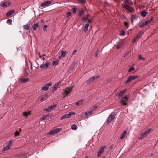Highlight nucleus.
I'll use <instances>...</instances> for the list:
<instances>
[{
    "label": "nucleus",
    "instance_id": "obj_19",
    "mask_svg": "<svg viewBox=\"0 0 158 158\" xmlns=\"http://www.w3.org/2000/svg\"><path fill=\"white\" fill-rule=\"evenodd\" d=\"M140 15L143 17H145L146 14L148 13V12L146 11L145 10H143L140 12Z\"/></svg>",
    "mask_w": 158,
    "mask_h": 158
},
{
    "label": "nucleus",
    "instance_id": "obj_57",
    "mask_svg": "<svg viewBox=\"0 0 158 158\" xmlns=\"http://www.w3.org/2000/svg\"><path fill=\"white\" fill-rule=\"evenodd\" d=\"M123 98H125V99H126V100H127L128 98V97L127 96H125L123 97Z\"/></svg>",
    "mask_w": 158,
    "mask_h": 158
},
{
    "label": "nucleus",
    "instance_id": "obj_24",
    "mask_svg": "<svg viewBox=\"0 0 158 158\" xmlns=\"http://www.w3.org/2000/svg\"><path fill=\"white\" fill-rule=\"evenodd\" d=\"M89 26V24L88 23H87L85 24V27L84 29V31L85 32H86L88 30V27Z\"/></svg>",
    "mask_w": 158,
    "mask_h": 158
},
{
    "label": "nucleus",
    "instance_id": "obj_11",
    "mask_svg": "<svg viewBox=\"0 0 158 158\" xmlns=\"http://www.w3.org/2000/svg\"><path fill=\"white\" fill-rule=\"evenodd\" d=\"M50 64V63L49 62H47L45 64L41 65L40 66V68L42 69H47L48 66Z\"/></svg>",
    "mask_w": 158,
    "mask_h": 158
},
{
    "label": "nucleus",
    "instance_id": "obj_17",
    "mask_svg": "<svg viewBox=\"0 0 158 158\" xmlns=\"http://www.w3.org/2000/svg\"><path fill=\"white\" fill-rule=\"evenodd\" d=\"M20 81L22 82L23 83H25L28 82L29 81L28 78H21L20 79Z\"/></svg>",
    "mask_w": 158,
    "mask_h": 158
},
{
    "label": "nucleus",
    "instance_id": "obj_8",
    "mask_svg": "<svg viewBox=\"0 0 158 158\" xmlns=\"http://www.w3.org/2000/svg\"><path fill=\"white\" fill-rule=\"evenodd\" d=\"M99 77V76H93L90 78L86 82L87 83H89L90 82L93 81L95 80L98 79Z\"/></svg>",
    "mask_w": 158,
    "mask_h": 158
},
{
    "label": "nucleus",
    "instance_id": "obj_62",
    "mask_svg": "<svg viewBox=\"0 0 158 158\" xmlns=\"http://www.w3.org/2000/svg\"><path fill=\"white\" fill-rule=\"evenodd\" d=\"M21 131H22V129L21 128H20L19 129V132H20Z\"/></svg>",
    "mask_w": 158,
    "mask_h": 158
},
{
    "label": "nucleus",
    "instance_id": "obj_59",
    "mask_svg": "<svg viewBox=\"0 0 158 158\" xmlns=\"http://www.w3.org/2000/svg\"><path fill=\"white\" fill-rule=\"evenodd\" d=\"M87 22L88 23H91V21L89 19L88 20V21H87Z\"/></svg>",
    "mask_w": 158,
    "mask_h": 158
},
{
    "label": "nucleus",
    "instance_id": "obj_28",
    "mask_svg": "<svg viewBox=\"0 0 158 158\" xmlns=\"http://www.w3.org/2000/svg\"><path fill=\"white\" fill-rule=\"evenodd\" d=\"M84 12H85V10H84L82 9V10H80L79 11V13L78 15V16H81L82 15H83Z\"/></svg>",
    "mask_w": 158,
    "mask_h": 158
},
{
    "label": "nucleus",
    "instance_id": "obj_56",
    "mask_svg": "<svg viewBox=\"0 0 158 158\" xmlns=\"http://www.w3.org/2000/svg\"><path fill=\"white\" fill-rule=\"evenodd\" d=\"M62 57H63L61 55L60 56H59V58L60 59H61L62 58Z\"/></svg>",
    "mask_w": 158,
    "mask_h": 158
},
{
    "label": "nucleus",
    "instance_id": "obj_46",
    "mask_svg": "<svg viewBox=\"0 0 158 158\" xmlns=\"http://www.w3.org/2000/svg\"><path fill=\"white\" fill-rule=\"evenodd\" d=\"M71 13L70 12H68V13H67V14H66V17H68L69 16H71Z\"/></svg>",
    "mask_w": 158,
    "mask_h": 158
},
{
    "label": "nucleus",
    "instance_id": "obj_29",
    "mask_svg": "<svg viewBox=\"0 0 158 158\" xmlns=\"http://www.w3.org/2000/svg\"><path fill=\"white\" fill-rule=\"evenodd\" d=\"M49 116V115L48 114L47 115H44L41 118H40V119H42V120H44L46 119Z\"/></svg>",
    "mask_w": 158,
    "mask_h": 158
},
{
    "label": "nucleus",
    "instance_id": "obj_15",
    "mask_svg": "<svg viewBox=\"0 0 158 158\" xmlns=\"http://www.w3.org/2000/svg\"><path fill=\"white\" fill-rule=\"evenodd\" d=\"M15 12L14 10H11L8 11L6 14L7 16H10L12 15Z\"/></svg>",
    "mask_w": 158,
    "mask_h": 158
},
{
    "label": "nucleus",
    "instance_id": "obj_41",
    "mask_svg": "<svg viewBox=\"0 0 158 158\" xmlns=\"http://www.w3.org/2000/svg\"><path fill=\"white\" fill-rule=\"evenodd\" d=\"M77 2L79 3H84L85 2V0H77Z\"/></svg>",
    "mask_w": 158,
    "mask_h": 158
},
{
    "label": "nucleus",
    "instance_id": "obj_23",
    "mask_svg": "<svg viewBox=\"0 0 158 158\" xmlns=\"http://www.w3.org/2000/svg\"><path fill=\"white\" fill-rule=\"evenodd\" d=\"M68 53L66 51H62L61 52V55L63 57H64L66 56V54Z\"/></svg>",
    "mask_w": 158,
    "mask_h": 158
},
{
    "label": "nucleus",
    "instance_id": "obj_22",
    "mask_svg": "<svg viewBox=\"0 0 158 158\" xmlns=\"http://www.w3.org/2000/svg\"><path fill=\"white\" fill-rule=\"evenodd\" d=\"M48 94H46L44 95L40 99L41 101V102H43L45 100L48 98Z\"/></svg>",
    "mask_w": 158,
    "mask_h": 158
},
{
    "label": "nucleus",
    "instance_id": "obj_13",
    "mask_svg": "<svg viewBox=\"0 0 158 158\" xmlns=\"http://www.w3.org/2000/svg\"><path fill=\"white\" fill-rule=\"evenodd\" d=\"M10 3L9 2H3L1 5V6L2 7H6L9 6H10Z\"/></svg>",
    "mask_w": 158,
    "mask_h": 158
},
{
    "label": "nucleus",
    "instance_id": "obj_39",
    "mask_svg": "<svg viewBox=\"0 0 158 158\" xmlns=\"http://www.w3.org/2000/svg\"><path fill=\"white\" fill-rule=\"evenodd\" d=\"M138 18V17L137 16L135 15H132L131 17V19L132 20H134Z\"/></svg>",
    "mask_w": 158,
    "mask_h": 158
},
{
    "label": "nucleus",
    "instance_id": "obj_18",
    "mask_svg": "<svg viewBox=\"0 0 158 158\" xmlns=\"http://www.w3.org/2000/svg\"><path fill=\"white\" fill-rule=\"evenodd\" d=\"M126 89H125L124 90H122L119 93L118 95V97H121L125 93V92H126Z\"/></svg>",
    "mask_w": 158,
    "mask_h": 158
},
{
    "label": "nucleus",
    "instance_id": "obj_44",
    "mask_svg": "<svg viewBox=\"0 0 158 158\" xmlns=\"http://www.w3.org/2000/svg\"><path fill=\"white\" fill-rule=\"evenodd\" d=\"M49 133L50 135H52V134H55V133H55V131L54 130V129L52 131H50L49 132Z\"/></svg>",
    "mask_w": 158,
    "mask_h": 158
},
{
    "label": "nucleus",
    "instance_id": "obj_64",
    "mask_svg": "<svg viewBox=\"0 0 158 158\" xmlns=\"http://www.w3.org/2000/svg\"><path fill=\"white\" fill-rule=\"evenodd\" d=\"M45 56V54H43V55H42V57L44 56Z\"/></svg>",
    "mask_w": 158,
    "mask_h": 158
},
{
    "label": "nucleus",
    "instance_id": "obj_4",
    "mask_svg": "<svg viewBox=\"0 0 158 158\" xmlns=\"http://www.w3.org/2000/svg\"><path fill=\"white\" fill-rule=\"evenodd\" d=\"M75 113L73 112H71L69 113L64 114L63 116L61 117L60 120H62L65 118H69L72 115L75 114Z\"/></svg>",
    "mask_w": 158,
    "mask_h": 158
},
{
    "label": "nucleus",
    "instance_id": "obj_45",
    "mask_svg": "<svg viewBox=\"0 0 158 158\" xmlns=\"http://www.w3.org/2000/svg\"><path fill=\"white\" fill-rule=\"evenodd\" d=\"M88 19L87 17H83L82 18V20L84 22H86Z\"/></svg>",
    "mask_w": 158,
    "mask_h": 158
},
{
    "label": "nucleus",
    "instance_id": "obj_52",
    "mask_svg": "<svg viewBox=\"0 0 158 158\" xmlns=\"http://www.w3.org/2000/svg\"><path fill=\"white\" fill-rule=\"evenodd\" d=\"M48 26L47 25H44L43 28V29L44 31H45L47 28Z\"/></svg>",
    "mask_w": 158,
    "mask_h": 158
},
{
    "label": "nucleus",
    "instance_id": "obj_25",
    "mask_svg": "<svg viewBox=\"0 0 158 158\" xmlns=\"http://www.w3.org/2000/svg\"><path fill=\"white\" fill-rule=\"evenodd\" d=\"M126 133L127 131H124L121 134V136L120 137V138L121 139H123L125 137Z\"/></svg>",
    "mask_w": 158,
    "mask_h": 158
},
{
    "label": "nucleus",
    "instance_id": "obj_54",
    "mask_svg": "<svg viewBox=\"0 0 158 158\" xmlns=\"http://www.w3.org/2000/svg\"><path fill=\"white\" fill-rule=\"evenodd\" d=\"M137 40H138V39H137V38H136V37H135L134 39H133V42H135V41H136Z\"/></svg>",
    "mask_w": 158,
    "mask_h": 158
},
{
    "label": "nucleus",
    "instance_id": "obj_51",
    "mask_svg": "<svg viewBox=\"0 0 158 158\" xmlns=\"http://www.w3.org/2000/svg\"><path fill=\"white\" fill-rule=\"evenodd\" d=\"M115 147V146L114 145H112L111 146H110L109 147V149H113Z\"/></svg>",
    "mask_w": 158,
    "mask_h": 158
},
{
    "label": "nucleus",
    "instance_id": "obj_20",
    "mask_svg": "<svg viewBox=\"0 0 158 158\" xmlns=\"http://www.w3.org/2000/svg\"><path fill=\"white\" fill-rule=\"evenodd\" d=\"M127 100L125 99V98H123L120 101V103H121L122 105H127V103L125 102Z\"/></svg>",
    "mask_w": 158,
    "mask_h": 158
},
{
    "label": "nucleus",
    "instance_id": "obj_49",
    "mask_svg": "<svg viewBox=\"0 0 158 158\" xmlns=\"http://www.w3.org/2000/svg\"><path fill=\"white\" fill-rule=\"evenodd\" d=\"M138 58L139 59L141 60H144V58L142 57H141V55H139V57Z\"/></svg>",
    "mask_w": 158,
    "mask_h": 158
},
{
    "label": "nucleus",
    "instance_id": "obj_43",
    "mask_svg": "<svg viewBox=\"0 0 158 158\" xmlns=\"http://www.w3.org/2000/svg\"><path fill=\"white\" fill-rule=\"evenodd\" d=\"M124 24L125 25V27H127V28L128 27V24L127 22H124Z\"/></svg>",
    "mask_w": 158,
    "mask_h": 158
},
{
    "label": "nucleus",
    "instance_id": "obj_32",
    "mask_svg": "<svg viewBox=\"0 0 158 158\" xmlns=\"http://www.w3.org/2000/svg\"><path fill=\"white\" fill-rule=\"evenodd\" d=\"M59 61L58 60H56L55 61H53V65H56L58 64Z\"/></svg>",
    "mask_w": 158,
    "mask_h": 158
},
{
    "label": "nucleus",
    "instance_id": "obj_31",
    "mask_svg": "<svg viewBox=\"0 0 158 158\" xmlns=\"http://www.w3.org/2000/svg\"><path fill=\"white\" fill-rule=\"evenodd\" d=\"M30 111L28 112H25L23 113V115L24 116H27L28 115L30 114Z\"/></svg>",
    "mask_w": 158,
    "mask_h": 158
},
{
    "label": "nucleus",
    "instance_id": "obj_34",
    "mask_svg": "<svg viewBox=\"0 0 158 158\" xmlns=\"http://www.w3.org/2000/svg\"><path fill=\"white\" fill-rule=\"evenodd\" d=\"M19 133V132L17 130L16 131L15 133L14 136L15 137H17L19 136L20 135Z\"/></svg>",
    "mask_w": 158,
    "mask_h": 158
},
{
    "label": "nucleus",
    "instance_id": "obj_47",
    "mask_svg": "<svg viewBox=\"0 0 158 158\" xmlns=\"http://www.w3.org/2000/svg\"><path fill=\"white\" fill-rule=\"evenodd\" d=\"M73 13L75 14L76 12V8L75 7H73Z\"/></svg>",
    "mask_w": 158,
    "mask_h": 158
},
{
    "label": "nucleus",
    "instance_id": "obj_48",
    "mask_svg": "<svg viewBox=\"0 0 158 158\" xmlns=\"http://www.w3.org/2000/svg\"><path fill=\"white\" fill-rule=\"evenodd\" d=\"M99 52V50H98L96 51L95 53V57H97V56H98V55Z\"/></svg>",
    "mask_w": 158,
    "mask_h": 158
},
{
    "label": "nucleus",
    "instance_id": "obj_40",
    "mask_svg": "<svg viewBox=\"0 0 158 158\" xmlns=\"http://www.w3.org/2000/svg\"><path fill=\"white\" fill-rule=\"evenodd\" d=\"M134 69H135L134 68H133V67H131L129 69V70H128V72H130L131 71H134Z\"/></svg>",
    "mask_w": 158,
    "mask_h": 158
},
{
    "label": "nucleus",
    "instance_id": "obj_3",
    "mask_svg": "<svg viewBox=\"0 0 158 158\" xmlns=\"http://www.w3.org/2000/svg\"><path fill=\"white\" fill-rule=\"evenodd\" d=\"M73 89V87H67L65 90H64V92L63 93V94L64 97L67 96L72 90Z\"/></svg>",
    "mask_w": 158,
    "mask_h": 158
},
{
    "label": "nucleus",
    "instance_id": "obj_7",
    "mask_svg": "<svg viewBox=\"0 0 158 158\" xmlns=\"http://www.w3.org/2000/svg\"><path fill=\"white\" fill-rule=\"evenodd\" d=\"M52 1L51 0L50 1H47L41 4V6L42 7H45L47 6H49V5H50L51 3L52 2Z\"/></svg>",
    "mask_w": 158,
    "mask_h": 158
},
{
    "label": "nucleus",
    "instance_id": "obj_42",
    "mask_svg": "<svg viewBox=\"0 0 158 158\" xmlns=\"http://www.w3.org/2000/svg\"><path fill=\"white\" fill-rule=\"evenodd\" d=\"M125 32L124 31L122 30L120 31V35H125Z\"/></svg>",
    "mask_w": 158,
    "mask_h": 158
},
{
    "label": "nucleus",
    "instance_id": "obj_38",
    "mask_svg": "<svg viewBox=\"0 0 158 158\" xmlns=\"http://www.w3.org/2000/svg\"><path fill=\"white\" fill-rule=\"evenodd\" d=\"M61 129H62L61 128H59L55 129H54V130L55 131V133H57L59 132L61 130Z\"/></svg>",
    "mask_w": 158,
    "mask_h": 158
},
{
    "label": "nucleus",
    "instance_id": "obj_14",
    "mask_svg": "<svg viewBox=\"0 0 158 158\" xmlns=\"http://www.w3.org/2000/svg\"><path fill=\"white\" fill-rule=\"evenodd\" d=\"M60 83V81L59 82L57 83L53 87V89H52V91H54L57 89V87L59 85V84Z\"/></svg>",
    "mask_w": 158,
    "mask_h": 158
},
{
    "label": "nucleus",
    "instance_id": "obj_21",
    "mask_svg": "<svg viewBox=\"0 0 158 158\" xmlns=\"http://www.w3.org/2000/svg\"><path fill=\"white\" fill-rule=\"evenodd\" d=\"M83 102V101L82 100H80L76 102V105L77 106H80L82 105Z\"/></svg>",
    "mask_w": 158,
    "mask_h": 158
},
{
    "label": "nucleus",
    "instance_id": "obj_6",
    "mask_svg": "<svg viewBox=\"0 0 158 158\" xmlns=\"http://www.w3.org/2000/svg\"><path fill=\"white\" fill-rule=\"evenodd\" d=\"M56 106V104H54L52 106H49L47 108H45L44 110L48 112H50L51 110L54 108Z\"/></svg>",
    "mask_w": 158,
    "mask_h": 158
},
{
    "label": "nucleus",
    "instance_id": "obj_35",
    "mask_svg": "<svg viewBox=\"0 0 158 158\" xmlns=\"http://www.w3.org/2000/svg\"><path fill=\"white\" fill-rule=\"evenodd\" d=\"M23 27L24 29L28 30L29 29V26L28 24H27L23 26Z\"/></svg>",
    "mask_w": 158,
    "mask_h": 158
},
{
    "label": "nucleus",
    "instance_id": "obj_53",
    "mask_svg": "<svg viewBox=\"0 0 158 158\" xmlns=\"http://www.w3.org/2000/svg\"><path fill=\"white\" fill-rule=\"evenodd\" d=\"M77 52V50H73V52L72 53V55H74Z\"/></svg>",
    "mask_w": 158,
    "mask_h": 158
},
{
    "label": "nucleus",
    "instance_id": "obj_5",
    "mask_svg": "<svg viewBox=\"0 0 158 158\" xmlns=\"http://www.w3.org/2000/svg\"><path fill=\"white\" fill-rule=\"evenodd\" d=\"M138 77V76H130L128 78L127 80L126 81V83H128L131 82L132 80H134Z\"/></svg>",
    "mask_w": 158,
    "mask_h": 158
},
{
    "label": "nucleus",
    "instance_id": "obj_1",
    "mask_svg": "<svg viewBox=\"0 0 158 158\" xmlns=\"http://www.w3.org/2000/svg\"><path fill=\"white\" fill-rule=\"evenodd\" d=\"M152 130L151 129H149L148 130L145 131L143 132L140 135L139 139H144L145 137H146L149 134L151 131Z\"/></svg>",
    "mask_w": 158,
    "mask_h": 158
},
{
    "label": "nucleus",
    "instance_id": "obj_12",
    "mask_svg": "<svg viewBox=\"0 0 158 158\" xmlns=\"http://www.w3.org/2000/svg\"><path fill=\"white\" fill-rule=\"evenodd\" d=\"M115 118V116L114 115H111L110 116H109L107 120V123H109L111 121L113 120Z\"/></svg>",
    "mask_w": 158,
    "mask_h": 158
},
{
    "label": "nucleus",
    "instance_id": "obj_27",
    "mask_svg": "<svg viewBox=\"0 0 158 158\" xmlns=\"http://www.w3.org/2000/svg\"><path fill=\"white\" fill-rule=\"evenodd\" d=\"M10 146L9 145H7L6 147H4L3 150L2 151L4 152L6 150H9L10 148Z\"/></svg>",
    "mask_w": 158,
    "mask_h": 158
},
{
    "label": "nucleus",
    "instance_id": "obj_36",
    "mask_svg": "<svg viewBox=\"0 0 158 158\" xmlns=\"http://www.w3.org/2000/svg\"><path fill=\"white\" fill-rule=\"evenodd\" d=\"M71 128L74 130H76L77 129V127L75 125H72L71 127Z\"/></svg>",
    "mask_w": 158,
    "mask_h": 158
},
{
    "label": "nucleus",
    "instance_id": "obj_10",
    "mask_svg": "<svg viewBox=\"0 0 158 158\" xmlns=\"http://www.w3.org/2000/svg\"><path fill=\"white\" fill-rule=\"evenodd\" d=\"M106 148L105 146H103L101 147L100 148V150L98 151V152L97 157H99L102 152L104 151V149Z\"/></svg>",
    "mask_w": 158,
    "mask_h": 158
},
{
    "label": "nucleus",
    "instance_id": "obj_55",
    "mask_svg": "<svg viewBox=\"0 0 158 158\" xmlns=\"http://www.w3.org/2000/svg\"><path fill=\"white\" fill-rule=\"evenodd\" d=\"M121 47V45H117L116 47V48L117 49H119Z\"/></svg>",
    "mask_w": 158,
    "mask_h": 158
},
{
    "label": "nucleus",
    "instance_id": "obj_37",
    "mask_svg": "<svg viewBox=\"0 0 158 158\" xmlns=\"http://www.w3.org/2000/svg\"><path fill=\"white\" fill-rule=\"evenodd\" d=\"M146 25H147V24L145 23V21L144 22L142 23L141 25H139V27L140 28H141L143 27Z\"/></svg>",
    "mask_w": 158,
    "mask_h": 158
},
{
    "label": "nucleus",
    "instance_id": "obj_16",
    "mask_svg": "<svg viewBox=\"0 0 158 158\" xmlns=\"http://www.w3.org/2000/svg\"><path fill=\"white\" fill-rule=\"evenodd\" d=\"M143 33V31H140L139 32V33L136 35V36L135 37H136V38L138 39L142 36V35Z\"/></svg>",
    "mask_w": 158,
    "mask_h": 158
},
{
    "label": "nucleus",
    "instance_id": "obj_61",
    "mask_svg": "<svg viewBox=\"0 0 158 158\" xmlns=\"http://www.w3.org/2000/svg\"><path fill=\"white\" fill-rule=\"evenodd\" d=\"M42 56H41V55H39V57H40V58H42Z\"/></svg>",
    "mask_w": 158,
    "mask_h": 158
},
{
    "label": "nucleus",
    "instance_id": "obj_9",
    "mask_svg": "<svg viewBox=\"0 0 158 158\" xmlns=\"http://www.w3.org/2000/svg\"><path fill=\"white\" fill-rule=\"evenodd\" d=\"M51 82L47 83L44 86L42 87V90L44 91L47 90L49 87L51 86Z\"/></svg>",
    "mask_w": 158,
    "mask_h": 158
},
{
    "label": "nucleus",
    "instance_id": "obj_2",
    "mask_svg": "<svg viewBox=\"0 0 158 158\" xmlns=\"http://www.w3.org/2000/svg\"><path fill=\"white\" fill-rule=\"evenodd\" d=\"M122 6L123 8H125L127 11H128L129 12L132 13L133 11H134V10L133 8L126 4H123Z\"/></svg>",
    "mask_w": 158,
    "mask_h": 158
},
{
    "label": "nucleus",
    "instance_id": "obj_33",
    "mask_svg": "<svg viewBox=\"0 0 158 158\" xmlns=\"http://www.w3.org/2000/svg\"><path fill=\"white\" fill-rule=\"evenodd\" d=\"M93 111H88L87 112H85V115L88 116V115H91L92 114Z\"/></svg>",
    "mask_w": 158,
    "mask_h": 158
},
{
    "label": "nucleus",
    "instance_id": "obj_58",
    "mask_svg": "<svg viewBox=\"0 0 158 158\" xmlns=\"http://www.w3.org/2000/svg\"><path fill=\"white\" fill-rule=\"evenodd\" d=\"M123 98H125V99H126V100H127L128 98V97L127 96H125L123 97Z\"/></svg>",
    "mask_w": 158,
    "mask_h": 158
},
{
    "label": "nucleus",
    "instance_id": "obj_26",
    "mask_svg": "<svg viewBox=\"0 0 158 158\" xmlns=\"http://www.w3.org/2000/svg\"><path fill=\"white\" fill-rule=\"evenodd\" d=\"M39 26L38 23H35L32 26L33 29L34 30H35Z\"/></svg>",
    "mask_w": 158,
    "mask_h": 158
},
{
    "label": "nucleus",
    "instance_id": "obj_30",
    "mask_svg": "<svg viewBox=\"0 0 158 158\" xmlns=\"http://www.w3.org/2000/svg\"><path fill=\"white\" fill-rule=\"evenodd\" d=\"M153 20V18L152 17H151V18L148 20H146L145 21V23L147 24L150 23H151V22H152Z\"/></svg>",
    "mask_w": 158,
    "mask_h": 158
},
{
    "label": "nucleus",
    "instance_id": "obj_63",
    "mask_svg": "<svg viewBox=\"0 0 158 158\" xmlns=\"http://www.w3.org/2000/svg\"><path fill=\"white\" fill-rule=\"evenodd\" d=\"M29 69H27V70H26V73H27V72H29Z\"/></svg>",
    "mask_w": 158,
    "mask_h": 158
},
{
    "label": "nucleus",
    "instance_id": "obj_50",
    "mask_svg": "<svg viewBox=\"0 0 158 158\" xmlns=\"http://www.w3.org/2000/svg\"><path fill=\"white\" fill-rule=\"evenodd\" d=\"M12 22V20L11 19H8L6 21V23H8L11 24V23Z\"/></svg>",
    "mask_w": 158,
    "mask_h": 158
},
{
    "label": "nucleus",
    "instance_id": "obj_60",
    "mask_svg": "<svg viewBox=\"0 0 158 158\" xmlns=\"http://www.w3.org/2000/svg\"><path fill=\"white\" fill-rule=\"evenodd\" d=\"M11 143V141H10L9 143V144H8V145H10V146Z\"/></svg>",
    "mask_w": 158,
    "mask_h": 158
}]
</instances>
